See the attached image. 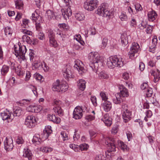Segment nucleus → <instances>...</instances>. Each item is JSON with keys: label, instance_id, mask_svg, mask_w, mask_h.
Segmentation results:
<instances>
[{"label": "nucleus", "instance_id": "f257e3e1", "mask_svg": "<svg viewBox=\"0 0 160 160\" xmlns=\"http://www.w3.org/2000/svg\"><path fill=\"white\" fill-rule=\"evenodd\" d=\"M88 59L91 62L89 65L93 71L96 72L98 67V63H101L103 58L100 57L97 52H91L89 54Z\"/></svg>", "mask_w": 160, "mask_h": 160}, {"label": "nucleus", "instance_id": "f03ea898", "mask_svg": "<svg viewBox=\"0 0 160 160\" xmlns=\"http://www.w3.org/2000/svg\"><path fill=\"white\" fill-rule=\"evenodd\" d=\"M105 143L108 145V149L106 152V156L108 158L114 156L113 152L116 151V141L112 138H107L106 139Z\"/></svg>", "mask_w": 160, "mask_h": 160}, {"label": "nucleus", "instance_id": "7ed1b4c3", "mask_svg": "<svg viewBox=\"0 0 160 160\" xmlns=\"http://www.w3.org/2000/svg\"><path fill=\"white\" fill-rule=\"evenodd\" d=\"M21 44L15 45L14 46V51L15 54L18 59L22 60H25V54L27 51L26 47L24 45H21Z\"/></svg>", "mask_w": 160, "mask_h": 160}, {"label": "nucleus", "instance_id": "20e7f679", "mask_svg": "<svg viewBox=\"0 0 160 160\" xmlns=\"http://www.w3.org/2000/svg\"><path fill=\"white\" fill-rule=\"evenodd\" d=\"M122 58H118L116 56L111 57L107 59V65L110 68L115 67H121L123 65Z\"/></svg>", "mask_w": 160, "mask_h": 160}, {"label": "nucleus", "instance_id": "39448f33", "mask_svg": "<svg viewBox=\"0 0 160 160\" xmlns=\"http://www.w3.org/2000/svg\"><path fill=\"white\" fill-rule=\"evenodd\" d=\"M68 88V86L66 82H60L59 80H57L53 83L52 89L53 91L62 93L65 92Z\"/></svg>", "mask_w": 160, "mask_h": 160}, {"label": "nucleus", "instance_id": "423d86ee", "mask_svg": "<svg viewBox=\"0 0 160 160\" xmlns=\"http://www.w3.org/2000/svg\"><path fill=\"white\" fill-rule=\"evenodd\" d=\"M97 14L104 17L110 18L112 13L108 9L107 7L104 4H102L99 6L97 9Z\"/></svg>", "mask_w": 160, "mask_h": 160}, {"label": "nucleus", "instance_id": "0eeeda50", "mask_svg": "<svg viewBox=\"0 0 160 160\" xmlns=\"http://www.w3.org/2000/svg\"><path fill=\"white\" fill-rule=\"evenodd\" d=\"M98 4V0H89L84 3V8L89 11H92L96 8Z\"/></svg>", "mask_w": 160, "mask_h": 160}, {"label": "nucleus", "instance_id": "6e6552de", "mask_svg": "<svg viewBox=\"0 0 160 160\" xmlns=\"http://www.w3.org/2000/svg\"><path fill=\"white\" fill-rule=\"evenodd\" d=\"M140 50V46L138 43H132L130 48V51L128 52L129 58L131 59H134L135 54L138 53Z\"/></svg>", "mask_w": 160, "mask_h": 160}, {"label": "nucleus", "instance_id": "1a4fd4ad", "mask_svg": "<svg viewBox=\"0 0 160 160\" xmlns=\"http://www.w3.org/2000/svg\"><path fill=\"white\" fill-rule=\"evenodd\" d=\"M53 105L54 106L53 108L54 112L59 116H62L63 115V112L61 107V102L59 100H54Z\"/></svg>", "mask_w": 160, "mask_h": 160}, {"label": "nucleus", "instance_id": "9d476101", "mask_svg": "<svg viewBox=\"0 0 160 160\" xmlns=\"http://www.w3.org/2000/svg\"><path fill=\"white\" fill-rule=\"evenodd\" d=\"M21 32L26 34L23 35L22 37V40L24 42H26L28 44H31L32 43L33 44H36V41H35L34 42H32V41L30 38L27 35H32V32L31 31L28 30L26 29H22Z\"/></svg>", "mask_w": 160, "mask_h": 160}, {"label": "nucleus", "instance_id": "9b49d317", "mask_svg": "<svg viewBox=\"0 0 160 160\" xmlns=\"http://www.w3.org/2000/svg\"><path fill=\"white\" fill-rule=\"evenodd\" d=\"M25 124L29 128L33 127L36 124L35 117L32 116H27L25 120Z\"/></svg>", "mask_w": 160, "mask_h": 160}, {"label": "nucleus", "instance_id": "f8f14e48", "mask_svg": "<svg viewBox=\"0 0 160 160\" xmlns=\"http://www.w3.org/2000/svg\"><path fill=\"white\" fill-rule=\"evenodd\" d=\"M83 110L82 108L78 106L74 109L73 112V118L76 119L81 118L83 115Z\"/></svg>", "mask_w": 160, "mask_h": 160}, {"label": "nucleus", "instance_id": "ddd939ff", "mask_svg": "<svg viewBox=\"0 0 160 160\" xmlns=\"http://www.w3.org/2000/svg\"><path fill=\"white\" fill-rule=\"evenodd\" d=\"M75 62L74 67L78 71L80 74L85 72L86 70L84 68V65L80 60H78L75 61Z\"/></svg>", "mask_w": 160, "mask_h": 160}, {"label": "nucleus", "instance_id": "4468645a", "mask_svg": "<svg viewBox=\"0 0 160 160\" xmlns=\"http://www.w3.org/2000/svg\"><path fill=\"white\" fill-rule=\"evenodd\" d=\"M4 148L7 151L12 150L13 148V140L12 138H6L4 142Z\"/></svg>", "mask_w": 160, "mask_h": 160}, {"label": "nucleus", "instance_id": "2eb2a0df", "mask_svg": "<svg viewBox=\"0 0 160 160\" xmlns=\"http://www.w3.org/2000/svg\"><path fill=\"white\" fill-rule=\"evenodd\" d=\"M32 19L35 21L36 23V28L37 30L40 31L41 29V26L40 23H38V20L40 21L41 20V17L39 15L38 13L35 12L32 14Z\"/></svg>", "mask_w": 160, "mask_h": 160}, {"label": "nucleus", "instance_id": "dca6fc26", "mask_svg": "<svg viewBox=\"0 0 160 160\" xmlns=\"http://www.w3.org/2000/svg\"><path fill=\"white\" fill-rule=\"evenodd\" d=\"M62 72L63 76L66 79H68L69 78H73V75L70 67L67 66L65 67L62 70Z\"/></svg>", "mask_w": 160, "mask_h": 160}, {"label": "nucleus", "instance_id": "f3484780", "mask_svg": "<svg viewBox=\"0 0 160 160\" xmlns=\"http://www.w3.org/2000/svg\"><path fill=\"white\" fill-rule=\"evenodd\" d=\"M131 38V36L128 35L127 34L124 33L121 35V42L122 46L125 47L128 43V41Z\"/></svg>", "mask_w": 160, "mask_h": 160}, {"label": "nucleus", "instance_id": "a211bd4d", "mask_svg": "<svg viewBox=\"0 0 160 160\" xmlns=\"http://www.w3.org/2000/svg\"><path fill=\"white\" fill-rule=\"evenodd\" d=\"M62 15L63 18L66 20L69 18V17L70 16L72 13L71 9L68 8H67L62 9L61 10Z\"/></svg>", "mask_w": 160, "mask_h": 160}, {"label": "nucleus", "instance_id": "6ab92c4d", "mask_svg": "<svg viewBox=\"0 0 160 160\" xmlns=\"http://www.w3.org/2000/svg\"><path fill=\"white\" fill-rule=\"evenodd\" d=\"M158 40L157 37L155 36L153 37L152 40V42L150 43L149 46V51L150 52L154 53L156 49V46L157 44Z\"/></svg>", "mask_w": 160, "mask_h": 160}, {"label": "nucleus", "instance_id": "aec40b11", "mask_svg": "<svg viewBox=\"0 0 160 160\" xmlns=\"http://www.w3.org/2000/svg\"><path fill=\"white\" fill-rule=\"evenodd\" d=\"M47 118L49 120L57 124L59 123L61 121L59 118L56 117L55 115L53 114H48Z\"/></svg>", "mask_w": 160, "mask_h": 160}, {"label": "nucleus", "instance_id": "412c9836", "mask_svg": "<svg viewBox=\"0 0 160 160\" xmlns=\"http://www.w3.org/2000/svg\"><path fill=\"white\" fill-rule=\"evenodd\" d=\"M27 109L29 112L37 113L42 110L43 107L40 105L33 106L29 107Z\"/></svg>", "mask_w": 160, "mask_h": 160}, {"label": "nucleus", "instance_id": "4be33fe9", "mask_svg": "<svg viewBox=\"0 0 160 160\" xmlns=\"http://www.w3.org/2000/svg\"><path fill=\"white\" fill-rule=\"evenodd\" d=\"M102 120L104 122L106 125L108 127L110 126L112 124V118L108 114L104 115Z\"/></svg>", "mask_w": 160, "mask_h": 160}, {"label": "nucleus", "instance_id": "5701e85b", "mask_svg": "<svg viewBox=\"0 0 160 160\" xmlns=\"http://www.w3.org/2000/svg\"><path fill=\"white\" fill-rule=\"evenodd\" d=\"M102 105L106 112L109 111L112 108L111 103L108 100L104 101L102 103Z\"/></svg>", "mask_w": 160, "mask_h": 160}, {"label": "nucleus", "instance_id": "b1692460", "mask_svg": "<svg viewBox=\"0 0 160 160\" xmlns=\"http://www.w3.org/2000/svg\"><path fill=\"white\" fill-rule=\"evenodd\" d=\"M131 112L129 111H123L122 113V117L124 121L125 122H127L129 121L131 118Z\"/></svg>", "mask_w": 160, "mask_h": 160}, {"label": "nucleus", "instance_id": "393cba45", "mask_svg": "<svg viewBox=\"0 0 160 160\" xmlns=\"http://www.w3.org/2000/svg\"><path fill=\"white\" fill-rule=\"evenodd\" d=\"M120 92L119 93L122 98L124 97H127L128 96V90L123 86L122 85L120 86Z\"/></svg>", "mask_w": 160, "mask_h": 160}, {"label": "nucleus", "instance_id": "a878e982", "mask_svg": "<svg viewBox=\"0 0 160 160\" xmlns=\"http://www.w3.org/2000/svg\"><path fill=\"white\" fill-rule=\"evenodd\" d=\"M158 16L157 14L153 10L149 12L148 14V19L150 21H156Z\"/></svg>", "mask_w": 160, "mask_h": 160}, {"label": "nucleus", "instance_id": "bb28decb", "mask_svg": "<svg viewBox=\"0 0 160 160\" xmlns=\"http://www.w3.org/2000/svg\"><path fill=\"white\" fill-rule=\"evenodd\" d=\"M123 100V98L119 93H116L113 98V102L115 104H120Z\"/></svg>", "mask_w": 160, "mask_h": 160}, {"label": "nucleus", "instance_id": "cd10ccee", "mask_svg": "<svg viewBox=\"0 0 160 160\" xmlns=\"http://www.w3.org/2000/svg\"><path fill=\"white\" fill-rule=\"evenodd\" d=\"M151 73L154 76L153 81L155 82H158L160 78V72L158 70L156 72L154 71H152Z\"/></svg>", "mask_w": 160, "mask_h": 160}, {"label": "nucleus", "instance_id": "c85d7f7f", "mask_svg": "<svg viewBox=\"0 0 160 160\" xmlns=\"http://www.w3.org/2000/svg\"><path fill=\"white\" fill-rule=\"evenodd\" d=\"M78 86L81 90L83 91L86 87V82L83 79H80L78 81Z\"/></svg>", "mask_w": 160, "mask_h": 160}, {"label": "nucleus", "instance_id": "c756f323", "mask_svg": "<svg viewBox=\"0 0 160 160\" xmlns=\"http://www.w3.org/2000/svg\"><path fill=\"white\" fill-rule=\"evenodd\" d=\"M32 141L33 143L35 145H39L41 143L42 140L40 137L39 134H35L33 136Z\"/></svg>", "mask_w": 160, "mask_h": 160}, {"label": "nucleus", "instance_id": "7c9ffc66", "mask_svg": "<svg viewBox=\"0 0 160 160\" xmlns=\"http://www.w3.org/2000/svg\"><path fill=\"white\" fill-rule=\"evenodd\" d=\"M50 126H45V129L43 130V133L44 136L48 138L49 135L52 132V131Z\"/></svg>", "mask_w": 160, "mask_h": 160}, {"label": "nucleus", "instance_id": "2f4dec72", "mask_svg": "<svg viewBox=\"0 0 160 160\" xmlns=\"http://www.w3.org/2000/svg\"><path fill=\"white\" fill-rule=\"evenodd\" d=\"M23 156L24 157L28 158L29 160H31L33 157L31 151L28 149H27V150L24 149Z\"/></svg>", "mask_w": 160, "mask_h": 160}, {"label": "nucleus", "instance_id": "473e14b6", "mask_svg": "<svg viewBox=\"0 0 160 160\" xmlns=\"http://www.w3.org/2000/svg\"><path fill=\"white\" fill-rule=\"evenodd\" d=\"M46 15L47 16L49 19H54L55 18V14L53 11L48 10H47L46 13Z\"/></svg>", "mask_w": 160, "mask_h": 160}, {"label": "nucleus", "instance_id": "72a5a7b5", "mask_svg": "<svg viewBox=\"0 0 160 160\" xmlns=\"http://www.w3.org/2000/svg\"><path fill=\"white\" fill-rule=\"evenodd\" d=\"M1 115L3 120L10 119L11 114L8 112H3L1 113Z\"/></svg>", "mask_w": 160, "mask_h": 160}, {"label": "nucleus", "instance_id": "f704fd0d", "mask_svg": "<svg viewBox=\"0 0 160 160\" xmlns=\"http://www.w3.org/2000/svg\"><path fill=\"white\" fill-rule=\"evenodd\" d=\"M16 8L19 9H21L23 8V4L22 1L20 0H17L15 1Z\"/></svg>", "mask_w": 160, "mask_h": 160}, {"label": "nucleus", "instance_id": "c9c22d12", "mask_svg": "<svg viewBox=\"0 0 160 160\" xmlns=\"http://www.w3.org/2000/svg\"><path fill=\"white\" fill-rule=\"evenodd\" d=\"M5 34L8 37H10L11 36L12 33V31L11 28L8 27H6L4 29Z\"/></svg>", "mask_w": 160, "mask_h": 160}, {"label": "nucleus", "instance_id": "e433bc0d", "mask_svg": "<svg viewBox=\"0 0 160 160\" xmlns=\"http://www.w3.org/2000/svg\"><path fill=\"white\" fill-rule=\"evenodd\" d=\"M9 67L8 66L3 65L1 70V74L2 75H5L9 71Z\"/></svg>", "mask_w": 160, "mask_h": 160}, {"label": "nucleus", "instance_id": "4c0bfd02", "mask_svg": "<svg viewBox=\"0 0 160 160\" xmlns=\"http://www.w3.org/2000/svg\"><path fill=\"white\" fill-rule=\"evenodd\" d=\"M49 42L50 45L54 48L58 47V44L56 41L55 40V38L49 39Z\"/></svg>", "mask_w": 160, "mask_h": 160}, {"label": "nucleus", "instance_id": "58836bf2", "mask_svg": "<svg viewBox=\"0 0 160 160\" xmlns=\"http://www.w3.org/2000/svg\"><path fill=\"white\" fill-rule=\"evenodd\" d=\"M22 112V109L20 107H18L14 112L13 115L14 116H19Z\"/></svg>", "mask_w": 160, "mask_h": 160}, {"label": "nucleus", "instance_id": "ea45409f", "mask_svg": "<svg viewBox=\"0 0 160 160\" xmlns=\"http://www.w3.org/2000/svg\"><path fill=\"white\" fill-rule=\"evenodd\" d=\"M74 38L78 41L81 45L83 46L85 44L84 42L81 39V36L80 34L76 35L75 36Z\"/></svg>", "mask_w": 160, "mask_h": 160}, {"label": "nucleus", "instance_id": "a19ab883", "mask_svg": "<svg viewBox=\"0 0 160 160\" xmlns=\"http://www.w3.org/2000/svg\"><path fill=\"white\" fill-rule=\"evenodd\" d=\"M35 68L40 69L42 68V63L38 61H35L32 64Z\"/></svg>", "mask_w": 160, "mask_h": 160}, {"label": "nucleus", "instance_id": "79ce46f5", "mask_svg": "<svg viewBox=\"0 0 160 160\" xmlns=\"http://www.w3.org/2000/svg\"><path fill=\"white\" fill-rule=\"evenodd\" d=\"M29 20L26 19H23L22 21V28H28L29 27Z\"/></svg>", "mask_w": 160, "mask_h": 160}, {"label": "nucleus", "instance_id": "37998d69", "mask_svg": "<svg viewBox=\"0 0 160 160\" xmlns=\"http://www.w3.org/2000/svg\"><path fill=\"white\" fill-rule=\"evenodd\" d=\"M99 77L101 79H107L109 78L108 75L104 72H101L98 75Z\"/></svg>", "mask_w": 160, "mask_h": 160}, {"label": "nucleus", "instance_id": "c03bdc74", "mask_svg": "<svg viewBox=\"0 0 160 160\" xmlns=\"http://www.w3.org/2000/svg\"><path fill=\"white\" fill-rule=\"evenodd\" d=\"M75 17L77 20L80 21L84 19V15L83 14L81 13H78L76 14Z\"/></svg>", "mask_w": 160, "mask_h": 160}, {"label": "nucleus", "instance_id": "a18cd8bd", "mask_svg": "<svg viewBox=\"0 0 160 160\" xmlns=\"http://www.w3.org/2000/svg\"><path fill=\"white\" fill-rule=\"evenodd\" d=\"M52 150V148L50 147H42L40 148V150L44 152H51Z\"/></svg>", "mask_w": 160, "mask_h": 160}, {"label": "nucleus", "instance_id": "49530a36", "mask_svg": "<svg viewBox=\"0 0 160 160\" xmlns=\"http://www.w3.org/2000/svg\"><path fill=\"white\" fill-rule=\"evenodd\" d=\"M47 33L49 39L55 38V34L53 30L49 29L48 30Z\"/></svg>", "mask_w": 160, "mask_h": 160}, {"label": "nucleus", "instance_id": "de8ad7c7", "mask_svg": "<svg viewBox=\"0 0 160 160\" xmlns=\"http://www.w3.org/2000/svg\"><path fill=\"white\" fill-rule=\"evenodd\" d=\"M147 25V23L146 21H142L139 25V28L141 30H142L145 28Z\"/></svg>", "mask_w": 160, "mask_h": 160}, {"label": "nucleus", "instance_id": "09e8293b", "mask_svg": "<svg viewBox=\"0 0 160 160\" xmlns=\"http://www.w3.org/2000/svg\"><path fill=\"white\" fill-rule=\"evenodd\" d=\"M147 97H151L153 93V91L152 88H148L145 91Z\"/></svg>", "mask_w": 160, "mask_h": 160}, {"label": "nucleus", "instance_id": "8fccbe9b", "mask_svg": "<svg viewBox=\"0 0 160 160\" xmlns=\"http://www.w3.org/2000/svg\"><path fill=\"white\" fill-rule=\"evenodd\" d=\"M34 77L35 79L40 82L43 81L42 80L43 79L42 77L38 73H36L34 74Z\"/></svg>", "mask_w": 160, "mask_h": 160}, {"label": "nucleus", "instance_id": "3c124183", "mask_svg": "<svg viewBox=\"0 0 160 160\" xmlns=\"http://www.w3.org/2000/svg\"><path fill=\"white\" fill-rule=\"evenodd\" d=\"M79 149H80L81 151H85L88 148V145L86 143H83L81 144L79 146Z\"/></svg>", "mask_w": 160, "mask_h": 160}, {"label": "nucleus", "instance_id": "603ef678", "mask_svg": "<svg viewBox=\"0 0 160 160\" xmlns=\"http://www.w3.org/2000/svg\"><path fill=\"white\" fill-rule=\"evenodd\" d=\"M153 26L148 25L145 28H146V31L148 34H151L153 29Z\"/></svg>", "mask_w": 160, "mask_h": 160}, {"label": "nucleus", "instance_id": "864d4df0", "mask_svg": "<svg viewBox=\"0 0 160 160\" xmlns=\"http://www.w3.org/2000/svg\"><path fill=\"white\" fill-rule=\"evenodd\" d=\"M119 18L122 21H127L128 19V17L124 12H122L120 15Z\"/></svg>", "mask_w": 160, "mask_h": 160}, {"label": "nucleus", "instance_id": "5fc2aeb1", "mask_svg": "<svg viewBox=\"0 0 160 160\" xmlns=\"http://www.w3.org/2000/svg\"><path fill=\"white\" fill-rule=\"evenodd\" d=\"M100 94L102 98V100L104 101H107L108 99L107 95L105 92H101Z\"/></svg>", "mask_w": 160, "mask_h": 160}, {"label": "nucleus", "instance_id": "6e6d98bb", "mask_svg": "<svg viewBox=\"0 0 160 160\" xmlns=\"http://www.w3.org/2000/svg\"><path fill=\"white\" fill-rule=\"evenodd\" d=\"M70 147L75 152H78L79 150L78 146L73 144H70Z\"/></svg>", "mask_w": 160, "mask_h": 160}, {"label": "nucleus", "instance_id": "4d7b16f0", "mask_svg": "<svg viewBox=\"0 0 160 160\" xmlns=\"http://www.w3.org/2000/svg\"><path fill=\"white\" fill-rule=\"evenodd\" d=\"M34 52V51L32 50H30V52H29V56L31 61L33 62V59L35 58V55Z\"/></svg>", "mask_w": 160, "mask_h": 160}, {"label": "nucleus", "instance_id": "13d9d810", "mask_svg": "<svg viewBox=\"0 0 160 160\" xmlns=\"http://www.w3.org/2000/svg\"><path fill=\"white\" fill-rule=\"evenodd\" d=\"M61 134L62 137L63 138V141L67 140L68 139V134L64 132H62L61 133Z\"/></svg>", "mask_w": 160, "mask_h": 160}, {"label": "nucleus", "instance_id": "bf43d9fd", "mask_svg": "<svg viewBox=\"0 0 160 160\" xmlns=\"http://www.w3.org/2000/svg\"><path fill=\"white\" fill-rule=\"evenodd\" d=\"M119 146L122 149L124 150L126 149L127 148V146L125 145L123 142L120 141L118 143Z\"/></svg>", "mask_w": 160, "mask_h": 160}, {"label": "nucleus", "instance_id": "052dcab7", "mask_svg": "<svg viewBox=\"0 0 160 160\" xmlns=\"http://www.w3.org/2000/svg\"><path fill=\"white\" fill-rule=\"evenodd\" d=\"M24 142L23 139L22 138L18 136L16 140V142L18 144H22Z\"/></svg>", "mask_w": 160, "mask_h": 160}, {"label": "nucleus", "instance_id": "680f3d73", "mask_svg": "<svg viewBox=\"0 0 160 160\" xmlns=\"http://www.w3.org/2000/svg\"><path fill=\"white\" fill-rule=\"evenodd\" d=\"M85 118L88 121H90L94 120L95 118V117L94 115H88L86 116Z\"/></svg>", "mask_w": 160, "mask_h": 160}, {"label": "nucleus", "instance_id": "e2e57ef3", "mask_svg": "<svg viewBox=\"0 0 160 160\" xmlns=\"http://www.w3.org/2000/svg\"><path fill=\"white\" fill-rule=\"evenodd\" d=\"M58 26L60 28H62L64 29H68L69 28L68 25L67 24L65 23L59 24L58 25Z\"/></svg>", "mask_w": 160, "mask_h": 160}, {"label": "nucleus", "instance_id": "0e129e2a", "mask_svg": "<svg viewBox=\"0 0 160 160\" xmlns=\"http://www.w3.org/2000/svg\"><path fill=\"white\" fill-rule=\"evenodd\" d=\"M95 160H106L104 156L100 154L97 155L95 158Z\"/></svg>", "mask_w": 160, "mask_h": 160}, {"label": "nucleus", "instance_id": "69168bd1", "mask_svg": "<svg viewBox=\"0 0 160 160\" xmlns=\"http://www.w3.org/2000/svg\"><path fill=\"white\" fill-rule=\"evenodd\" d=\"M141 88L142 90L145 91L148 88L147 83L146 82L143 83L141 85Z\"/></svg>", "mask_w": 160, "mask_h": 160}, {"label": "nucleus", "instance_id": "338daca9", "mask_svg": "<svg viewBox=\"0 0 160 160\" xmlns=\"http://www.w3.org/2000/svg\"><path fill=\"white\" fill-rule=\"evenodd\" d=\"M91 100L94 106H96L97 105V98L95 97H91Z\"/></svg>", "mask_w": 160, "mask_h": 160}, {"label": "nucleus", "instance_id": "774afa93", "mask_svg": "<svg viewBox=\"0 0 160 160\" xmlns=\"http://www.w3.org/2000/svg\"><path fill=\"white\" fill-rule=\"evenodd\" d=\"M135 8L137 11H140L142 9L141 5L139 3L136 4L134 5Z\"/></svg>", "mask_w": 160, "mask_h": 160}]
</instances>
